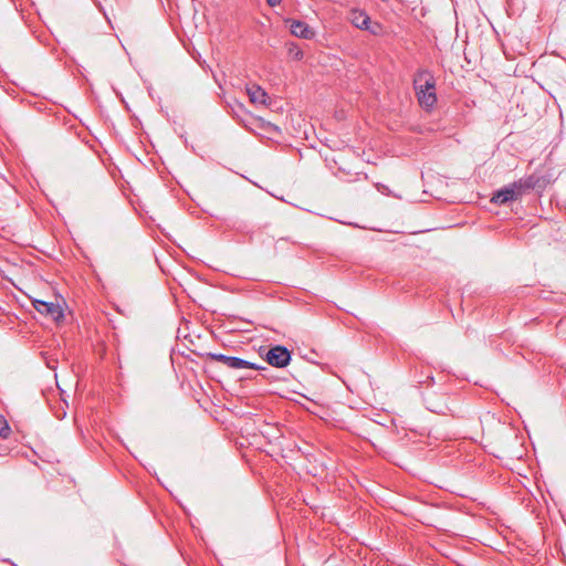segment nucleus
I'll list each match as a JSON object with an SVG mask.
<instances>
[{
	"label": "nucleus",
	"instance_id": "f257e3e1",
	"mask_svg": "<svg viewBox=\"0 0 566 566\" xmlns=\"http://www.w3.org/2000/svg\"><path fill=\"white\" fill-rule=\"evenodd\" d=\"M413 85L419 104L426 109L431 108L437 103L433 75L427 70H420L415 75Z\"/></svg>",
	"mask_w": 566,
	"mask_h": 566
},
{
	"label": "nucleus",
	"instance_id": "f03ea898",
	"mask_svg": "<svg viewBox=\"0 0 566 566\" xmlns=\"http://www.w3.org/2000/svg\"><path fill=\"white\" fill-rule=\"evenodd\" d=\"M207 357L211 360L222 363L231 369H254V370H266L265 366L251 363L240 357L227 356L223 354L208 353Z\"/></svg>",
	"mask_w": 566,
	"mask_h": 566
},
{
	"label": "nucleus",
	"instance_id": "7ed1b4c3",
	"mask_svg": "<svg viewBox=\"0 0 566 566\" xmlns=\"http://www.w3.org/2000/svg\"><path fill=\"white\" fill-rule=\"evenodd\" d=\"M291 352L283 345H276L270 348L265 354V360L275 368H284L291 361Z\"/></svg>",
	"mask_w": 566,
	"mask_h": 566
},
{
	"label": "nucleus",
	"instance_id": "20e7f679",
	"mask_svg": "<svg viewBox=\"0 0 566 566\" xmlns=\"http://www.w3.org/2000/svg\"><path fill=\"white\" fill-rule=\"evenodd\" d=\"M33 307L42 315L59 322L64 317L63 311L59 304L34 298L32 301Z\"/></svg>",
	"mask_w": 566,
	"mask_h": 566
},
{
	"label": "nucleus",
	"instance_id": "39448f33",
	"mask_svg": "<svg viewBox=\"0 0 566 566\" xmlns=\"http://www.w3.org/2000/svg\"><path fill=\"white\" fill-rule=\"evenodd\" d=\"M517 199H518V195H517L516 190L514 189L512 184H509V185L502 187L501 189L496 190L493 193V196L491 198V202H493L495 205L503 206V205H507L511 201H515Z\"/></svg>",
	"mask_w": 566,
	"mask_h": 566
},
{
	"label": "nucleus",
	"instance_id": "423d86ee",
	"mask_svg": "<svg viewBox=\"0 0 566 566\" xmlns=\"http://www.w3.org/2000/svg\"><path fill=\"white\" fill-rule=\"evenodd\" d=\"M541 181V178L536 175H530L524 178H521L514 182H512L514 189L516 190L518 195V199L524 196L525 193H528L531 190L538 187V182Z\"/></svg>",
	"mask_w": 566,
	"mask_h": 566
},
{
	"label": "nucleus",
	"instance_id": "0eeeda50",
	"mask_svg": "<svg viewBox=\"0 0 566 566\" xmlns=\"http://www.w3.org/2000/svg\"><path fill=\"white\" fill-rule=\"evenodd\" d=\"M290 30L293 35L302 39H311L314 35L308 24L300 20H292Z\"/></svg>",
	"mask_w": 566,
	"mask_h": 566
},
{
	"label": "nucleus",
	"instance_id": "6e6552de",
	"mask_svg": "<svg viewBox=\"0 0 566 566\" xmlns=\"http://www.w3.org/2000/svg\"><path fill=\"white\" fill-rule=\"evenodd\" d=\"M350 22L360 30L368 29L369 15L363 10H352L349 13Z\"/></svg>",
	"mask_w": 566,
	"mask_h": 566
},
{
	"label": "nucleus",
	"instance_id": "1a4fd4ad",
	"mask_svg": "<svg viewBox=\"0 0 566 566\" xmlns=\"http://www.w3.org/2000/svg\"><path fill=\"white\" fill-rule=\"evenodd\" d=\"M247 93L250 97V101L254 104L264 105L266 103V92L259 85L252 84L247 86Z\"/></svg>",
	"mask_w": 566,
	"mask_h": 566
},
{
	"label": "nucleus",
	"instance_id": "9d476101",
	"mask_svg": "<svg viewBox=\"0 0 566 566\" xmlns=\"http://www.w3.org/2000/svg\"><path fill=\"white\" fill-rule=\"evenodd\" d=\"M437 397L434 396H428L426 397V406L427 409L434 413H444V410L447 409V406L441 401H436Z\"/></svg>",
	"mask_w": 566,
	"mask_h": 566
},
{
	"label": "nucleus",
	"instance_id": "9b49d317",
	"mask_svg": "<svg viewBox=\"0 0 566 566\" xmlns=\"http://www.w3.org/2000/svg\"><path fill=\"white\" fill-rule=\"evenodd\" d=\"M289 56L295 61H301L304 57L302 49L296 43H290L287 46Z\"/></svg>",
	"mask_w": 566,
	"mask_h": 566
},
{
	"label": "nucleus",
	"instance_id": "f8f14e48",
	"mask_svg": "<svg viewBox=\"0 0 566 566\" xmlns=\"http://www.w3.org/2000/svg\"><path fill=\"white\" fill-rule=\"evenodd\" d=\"M10 433L8 421L0 415V437L7 438Z\"/></svg>",
	"mask_w": 566,
	"mask_h": 566
},
{
	"label": "nucleus",
	"instance_id": "ddd939ff",
	"mask_svg": "<svg viewBox=\"0 0 566 566\" xmlns=\"http://www.w3.org/2000/svg\"><path fill=\"white\" fill-rule=\"evenodd\" d=\"M282 0H266V3L272 8L279 6Z\"/></svg>",
	"mask_w": 566,
	"mask_h": 566
},
{
	"label": "nucleus",
	"instance_id": "4468645a",
	"mask_svg": "<svg viewBox=\"0 0 566 566\" xmlns=\"http://www.w3.org/2000/svg\"><path fill=\"white\" fill-rule=\"evenodd\" d=\"M261 376L266 379H272L273 377L269 374V368L266 367V370H260Z\"/></svg>",
	"mask_w": 566,
	"mask_h": 566
},
{
	"label": "nucleus",
	"instance_id": "2eb2a0df",
	"mask_svg": "<svg viewBox=\"0 0 566 566\" xmlns=\"http://www.w3.org/2000/svg\"><path fill=\"white\" fill-rule=\"evenodd\" d=\"M95 3H96V6L99 8V10L103 12V14H104V17L106 18V20L109 22V18H108L107 13L104 11V9H103V7L101 6V3H99V2H96V1H95Z\"/></svg>",
	"mask_w": 566,
	"mask_h": 566
}]
</instances>
